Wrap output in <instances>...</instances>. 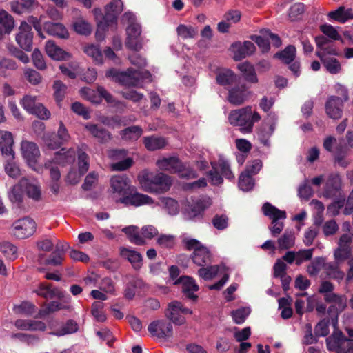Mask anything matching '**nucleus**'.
I'll use <instances>...</instances> for the list:
<instances>
[{"label": "nucleus", "instance_id": "nucleus-1", "mask_svg": "<svg viewBox=\"0 0 353 353\" xmlns=\"http://www.w3.org/2000/svg\"><path fill=\"white\" fill-rule=\"evenodd\" d=\"M110 192L117 203L125 205L138 207L152 203L149 196L137 191L125 174L114 175L110 179Z\"/></svg>", "mask_w": 353, "mask_h": 353}, {"label": "nucleus", "instance_id": "nucleus-2", "mask_svg": "<svg viewBox=\"0 0 353 353\" xmlns=\"http://www.w3.org/2000/svg\"><path fill=\"white\" fill-rule=\"evenodd\" d=\"M261 117L260 114L252 110L250 105L232 110L228 115L229 123L236 127L243 134L253 131L254 124L259 122Z\"/></svg>", "mask_w": 353, "mask_h": 353}, {"label": "nucleus", "instance_id": "nucleus-3", "mask_svg": "<svg viewBox=\"0 0 353 353\" xmlns=\"http://www.w3.org/2000/svg\"><path fill=\"white\" fill-rule=\"evenodd\" d=\"M121 22L127 25L125 46L136 52L139 51L142 48L141 28L134 14L130 12H125L122 16Z\"/></svg>", "mask_w": 353, "mask_h": 353}, {"label": "nucleus", "instance_id": "nucleus-4", "mask_svg": "<svg viewBox=\"0 0 353 353\" xmlns=\"http://www.w3.org/2000/svg\"><path fill=\"white\" fill-rule=\"evenodd\" d=\"M1 139L0 150L2 155L8 159V162L5 165V171L9 176L17 178L21 175V171L19 166L13 161L14 152L12 148L14 144L12 134L10 132L4 131L2 133Z\"/></svg>", "mask_w": 353, "mask_h": 353}, {"label": "nucleus", "instance_id": "nucleus-5", "mask_svg": "<svg viewBox=\"0 0 353 353\" xmlns=\"http://www.w3.org/2000/svg\"><path fill=\"white\" fill-rule=\"evenodd\" d=\"M122 232L128 237L130 241L137 245H143L145 240H150L159 234L158 230L152 225H146L139 230L136 225H129L123 228Z\"/></svg>", "mask_w": 353, "mask_h": 353}, {"label": "nucleus", "instance_id": "nucleus-6", "mask_svg": "<svg viewBox=\"0 0 353 353\" xmlns=\"http://www.w3.org/2000/svg\"><path fill=\"white\" fill-rule=\"evenodd\" d=\"M188 250H192L191 258L199 266H204L212 261V254L209 249L195 239L186 238L183 241Z\"/></svg>", "mask_w": 353, "mask_h": 353}, {"label": "nucleus", "instance_id": "nucleus-7", "mask_svg": "<svg viewBox=\"0 0 353 353\" xmlns=\"http://www.w3.org/2000/svg\"><path fill=\"white\" fill-rule=\"evenodd\" d=\"M262 210L265 216L272 219L269 230L272 236L276 237L284 228L283 222L279 221V220L286 219L285 212L276 208L268 202L263 204Z\"/></svg>", "mask_w": 353, "mask_h": 353}, {"label": "nucleus", "instance_id": "nucleus-8", "mask_svg": "<svg viewBox=\"0 0 353 353\" xmlns=\"http://www.w3.org/2000/svg\"><path fill=\"white\" fill-rule=\"evenodd\" d=\"M327 347L336 353H353V339L347 338L342 332L335 330L326 339Z\"/></svg>", "mask_w": 353, "mask_h": 353}, {"label": "nucleus", "instance_id": "nucleus-9", "mask_svg": "<svg viewBox=\"0 0 353 353\" xmlns=\"http://www.w3.org/2000/svg\"><path fill=\"white\" fill-rule=\"evenodd\" d=\"M212 204L211 199L208 196H202L188 201L184 208L183 214L188 220L201 219L204 211Z\"/></svg>", "mask_w": 353, "mask_h": 353}, {"label": "nucleus", "instance_id": "nucleus-10", "mask_svg": "<svg viewBox=\"0 0 353 353\" xmlns=\"http://www.w3.org/2000/svg\"><path fill=\"white\" fill-rule=\"evenodd\" d=\"M13 235L19 239L32 236L36 232L37 223L30 217L26 216L16 220L11 227Z\"/></svg>", "mask_w": 353, "mask_h": 353}, {"label": "nucleus", "instance_id": "nucleus-11", "mask_svg": "<svg viewBox=\"0 0 353 353\" xmlns=\"http://www.w3.org/2000/svg\"><path fill=\"white\" fill-rule=\"evenodd\" d=\"M21 151L28 165L32 170L39 172L41 168L39 165L40 150L37 144L26 140L22 141L21 143Z\"/></svg>", "mask_w": 353, "mask_h": 353}, {"label": "nucleus", "instance_id": "nucleus-12", "mask_svg": "<svg viewBox=\"0 0 353 353\" xmlns=\"http://www.w3.org/2000/svg\"><path fill=\"white\" fill-rule=\"evenodd\" d=\"M340 90L341 92L343 99L339 97L332 96L328 99L325 104L327 114L334 119H338L341 117L343 103L347 101L349 99L348 92L345 88L340 86Z\"/></svg>", "mask_w": 353, "mask_h": 353}, {"label": "nucleus", "instance_id": "nucleus-13", "mask_svg": "<svg viewBox=\"0 0 353 353\" xmlns=\"http://www.w3.org/2000/svg\"><path fill=\"white\" fill-rule=\"evenodd\" d=\"M21 104L27 112L40 119H48L50 117V111L37 101V97L26 95L21 99Z\"/></svg>", "mask_w": 353, "mask_h": 353}, {"label": "nucleus", "instance_id": "nucleus-14", "mask_svg": "<svg viewBox=\"0 0 353 353\" xmlns=\"http://www.w3.org/2000/svg\"><path fill=\"white\" fill-rule=\"evenodd\" d=\"M108 77H112L121 85L126 86H136L140 80V72L137 70L128 69L126 72H119L115 70L107 71Z\"/></svg>", "mask_w": 353, "mask_h": 353}, {"label": "nucleus", "instance_id": "nucleus-15", "mask_svg": "<svg viewBox=\"0 0 353 353\" xmlns=\"http://www.w3.org/2000/svg\"><path fill=\"white\" fill-rule=\"evenodd\" d=\"M192 310L184 307L181 303L174 301L168 305V307L165 311V316L176 325H183L185 322V319L181 315L191 314Z\"/></svg>", "mask_w": 353, "mask_h": 353}, {"label": "nucleus", "instance_id": "nucleus-16", "mask_svg": "<svg viewBox=\"0 0 353 353\" xmlns=\"http://www.w3.org/2000/svg\"><path fill=\"white\" fill-rule=\"evenodd\" d=\"M149 332L159 339H169L172 336L173 329L170 322L165 320L152 321L148 327Z\"/></svg>", "mask_w": 353, "mask_h": 353}, {"label": "nucleus", "instance_id": "nucleus-17", "mask_svg": "<svg viewBox=\"0 0 353 353\" xmlns=\"http://www.w3.org/2000/svg\"><path fill=\"white\" fill-rule=\"evenodd\" d=\"M229 50L235 61H240L251 55L255 50V46L250 41H236L230 46Z\"/></svg>", "mask_w": 353, "mask_h": 353}, {"label": "nucleus", "instance_id": "nucleus-18", "mask_svg": "<svg viewBox=\"0 0 353 353\" xmlns=\"http://www.w3.org/2000/svg\"><path fill=\"white\" fill-rule=\"evenodd\" d=\"M33 33L31 26L26 21H23L19 28V32L16 35V41L19 46L26 51H30L32 46Z\"/></svg>", "mask_w": 353, "mask_h": 353}, {"label": "nucleus", "instance_id": "nucleus-19", "mask_svg": "<svg viewBox=\"0 0 353 353\" xmlns=\"http://www.w3.org/2000/svg\"><path fill=\"white\" fill-rule=\"evenodd\" d=\"M123 8L121 0H112L105 7V12L103 19L108 26H112L115 30L117 26V16L121 12Z\"/></svg>", "mask_w": 353, "mask_h": 353}, {"label": "nucleus", "instance_id": "nucleus-20", "mask_svg": "<svg viewBox=\"0 0 353 353\" xmlns=\"http://www.w3.org/2000/svg\"><path fill=\"white\" fill-rule=\"evenodd\" d=\"M33 292L45 299H51L53 298L62 299L65 297V293L64 292L46 283H41L38 288Z\"/></svg>", "mask_w": 353, "mask_h": 353}, {"label": "nucleus", "instance_id": "nucleus-21", "mask_svg": "<svg viewBox=\"0 0 353 353\" xmlns=\"http://www.w3.org/2000/svg\"><path fill=\"white\" fill-rule=\"evenodd\" d=\"M70 135L68 132L66 128L61 121L59 128L57 131V139L55 137H52L50 135H47L44 138L45 144L51 149H56L60 147L64 143L68 141Z\"/></svg>", "mask_w": 353, "mask_h": 353}, {"label": "nucleus", "instance_id": "nucleus-22", "mask_svg": "<svg viewBox=\"0 0 353 353\" xmlns=\"http://www.w3.org/2000/svg\"><path fill=\"white\" fill-rule=\"evenodd\" d=\"M157 168L162 170L170 173H176L179 172L182 168V162L176 157H169L159 158L157 162Z\"/></svg>", "mask_w": 353, "mask_h": 353}, {"label": "nucleus", "instance_id": "nucleus-23", "mask_svg": "<svg viewBox=\"0 0 353 353\" xmlns=\"http://www.w3.org/2000/svg\"><path fill=\"white\" fill-rule=\"evenodd\" d=\"M251 92L245 86L235 87L229 90L228 100L234 105H240L248 99Z\"/></svg>", "mask_w": 353, "mask_h": 353}, {"label": "nucleus", "instance_id": "nucleus-24", "mask_svg": "<svg viewBox=\"0 0 353 353\" xmlns=\"http://www.w3.org/2000/svg\"><path fill=\"white\" fill-rule=\"evenodd\" d=\"M156 173L144 170L138 175V181L142 189L148 192L154 193L157 191L155 186Z\"/></svg>", "mask_w": 353, "mask_h": 353}, {"label": "nucleus", "instance_id": "nucleus-25", "mask_svg": "<svg viewBox=\"0 0 353 353\" xmlns=\"http://www.w3.org/2000/svg\"><path fill=\"white\" fill-rule=\"evenodd\" d=\"M120 256L126 260H128L135 270H139L141 268L142 263V255L137 251L125 247L119 248Z\"/></svg>", "mask_w": 353, "mask_h": 353}, {"label": "nucleus", "instance_id": "nucleus-26", "mask_svg": "<svg viewBox=\"0 0 353 353\" xmlns=\"http://www.w3.org/2000/svg\"><path fill=\"white\" fill-rule=\"evenodd\" d=\"M174 284H181L182 292L188 299L194 300L197 298L194 293L199 290V287L193 279L189 276H181L174 282Z\"/></svg>", "mask_w": 353, "mask_h": 353}, {"label": "nucleus", "instance_id": "nucleus-27", "mask_svg": "<svg viewBox=\"0 0 353 353\" xmlns=\"http://www.w3.org/2000/svg\"><path fill=\"white\" fill-rule=\"evenodd\" d=\"M45 48L46 54L52 59L63 61L68 60L70 58V54L56 45L53 41H48L46 43Z\"/></svg>", "mask_w": 353, "mask_h": 353}, {"label": "nucleus", "instance_id": "nucleus-28", "mask_svg": "<svg viewBox=\"0 0 353 353\" xmlns=\"http://www.w3.org/2000/svg\"><path fill=\"white\" fill-rule=\"evenodd\" d=\"M21 186L25 188L29 198L39 201L41 197V191L39 183L35 180L23 179L21 180Z\"/></svg>", "mask_w": 353, "mask_h": 353}, {"label": "nucleus", "instance_id": "nucleus-29", "mask_svg": "<svg viewBox=\"0 0 353 353\" xmlns=\"http://www.w3.org/2000/svg\"><path fill=\"white\" fill-rule=\"evenodd\" d=\"M75 157L76 153L73 149L65 150L63 148L61 150L55 153L52 161L55 165L65 166L74 163Z\"/></svg>", "mask_w": 353, "mask_h": 353}, {"label": "nucleus", "instance_id": "nucleus-30", "mask_svg": "<svg viewBox=\"0 0 353 353\" xmlns=\"http://www.w3.org/2000/svg\"><path fill=\"white\" fill-rule=\"evenodd\" d=\"M43 28L50 35L64 39L69 37L68 31L62 23L46 22Z\"/></svg>", "mask_w": 353, "mask_h": 353}, {"label": "nucleus", "instance_id": "nucleus-31", "mask_svg": "<svg viewBox=\"0 0 353 353\" xmlns=\"http://www.w3.org/2000/svg\"><path fill=\"white\" fill-rule=\"evenodd\" d=\"M14 325L20 330L28 331H44L46 325L41 321L18 319Z\"/></svg>", "mask_w": 353, "mask_h": 353}, {"label": "nucleus", "instance_id": "nucleus-32", "mask_svg": "<svg viewBox=\"0 0 353 353\" xmlns=\"http://www.w3.org/2000/svg\"><path fill=\"white\" fill-rule=\"evenodd\" d=\"M85 128L101 143H106L112 139L111 134L107 130L97 125L88 123L85 125Z\"/></svg>", "mask_w": 353, "mask_h": 353}, {"label": "nucleus", "instance_id": "nucleus-33", "mask_svg": "<svg viewBox=\"0 0 353 353\" xmlns=\"http://www.w3.org/2000/svg\"><path fill=\"white\" fill-rule=\"evenodd\" d=\"M316 54L328 72L336 74L341 72V63L336 58L327 57L321 53H316Z\"/></svg>", "mask_w": 353, "mask_h": 353}, {"label": "nucleus", "instance_id": "nucleus-34", "mask_svg": "<svg viewBox=\"0 0 353 353\" xmlns=\"http://www.w3.org/2000/svg\"><path fill=\"white\" fill-rule=\"evenodd\" d=\"M326 302L332 303L331 307L336 312H342L347 305V298L344 295H339L335 293H329L325 294Z\"/></svg>", "mask_w": 353, "mask_h": 353}, {"label": "nucleus", "instance_id": "nucleus-35", "mask_svg": "<svg viewBox=\"0 0 353 353\" xmlns=\"http://www.w3.org/2000/svg\"><path fill=\"white\" fill-rule=\"evenodd\" d=\"M328 17L343 23L350 19H353V9H346L344 6H340L336 10L329 12Z\"/></svg>", "mask_w": 353, "mask_h": 353}, {"label": "nucleus", "instance_id": "nucleus-36", "mask_svg": "<svg viewBox=\"0 0 353 353\" xmlns=\"http://www.w3.org/2000/svg\"><path fill=\"white\" fill-rule=\"evenodd\" d=\"M172 177L163 173H156L155 186L154 193H163L168 191L172 185Z\"/></svg>", "mask_w": 353, "mask_h": 353}, {"label": "nucleus", "instance_id": "nucleus-37", "mask_svg": "<svg viewBox=\"0 0 353 353\" xmlns=\"http://www.w3.org/2000/svg\"><path fill=\"white\" fill-rule=\"evenodd\" d=\"M143 144L147 150L154 151L164 148L168 141L162 137L150 136L143 138Z\"/></svg>", "mask_w": 353, "mask_h": 353}, {"label": "nucleus", "instance_id": "nucleus-38", "mask_svg": "<svg viewBox=\"0 0 353 353\" xmlns=\"http://www.w3.org/2000/svg\"><path fill=\"white\" fill-rule=\"evenodd\" d=\"M339 265L336 263L326 262L325 260L323 271L325 274L330 279H335L337 281H341L343 279L345 274L341 271Z\"/></svg>", "mask_w": 353, "mask_h": 353}, {"label": "nucleus", "instance_id": "nucleus-39", "mask_svg": "<svg viewBox=\"0 0 353 353\" xmlns=\"http://www.w3.org/2000/svg\"><path fill=\"white\" fill-rule=\"evenodd\" d=\"M280 250H288L292 248L295 243V235L292 231L285 230L277 240Z\"/></svg>", "mask_w": 353, "mask_h": 353}, {"label": "nucleus", "instance_id": "nucleus-40", "mask_svg": "<svg viewBox=\"0 0 353 353\" xmlns=\"http://www.w3.org/2000/svg\"><path fill=\"white\" fill-rule=\"evenodd\" d=\"M238 68L242 72L245 79L247 81L255 83L258 82V79L255 70L252 65L248 62H244L238 65Z\"/></svg>", "mask_w": 353, "mask_h": 353}, {"label": "nucleus", "instance_id": "nucleus-41", "mask_svg": "<svg viewBox=\"0 0 353 353\" xmlns=\"http://www.w3.org/2000/svg\"><path fill=\"white\" fill-rule=\"evenodd\" d=\"M212 165L213 170L219 171L226 179H234V174L230 170V164L225 159L221 157L217 163H212Z\"/></svg>", "mask_w": 353, "mask_h": 353}, {"label": "nucleus", "instance_id": "nucleus-42", "mask_svg": "<svg viewBox=\"0 0 353 353\" xmlns=\"http://www.w3.org/2000/svg\"><path fill=\"white\" fill-rule=\"evenodd\" d=\"M225 269L223 265H211L207 268H201L198 271L199 276L205 280H211L214 278L218 273Z\"/></svg>", "mask_w": 353, "mask_h": 353}, {"label": "nucleus", "instance_id": "nucleus-43", "mask_svg": "<svg viewBox=\"0 0 353 353\" xmlns=\"http://www.w3.org/2000/svg\"><path fill=\"white\" fill-rule=\"evenodd\" d=\"M36 310V306L29 301H23L19 305H14L13 311L17 314L32 315Z\"/></svg>", "mask_w": 353, "mask_h": 353}, {"label": "nucleus", "instance_id": "nucleus-44", "mask_svg": "<svg viewBox=\"0 0 353 353\" xmlns=\"http://www.w3.org/2000/svg\"><path fill=\"white\" fill-rule=\"evenodd\" d=\"M0 26L4 29V33H10L14 26V21L12 17L5 10L0 11Z\"/></svg>", "mask_w": 353, "mask_h": 353}, {"label": "nucleus", "instance_id": "nucleus-45", "mask_svg": "<svg viewBox=\"0 0 353 353\" xmlns=\"http://www.w3.org/2000/svg\"><path fill=\"white\" fill-rule=\"evenodd\" d=\"M236 80L234 73L230 70H223L216 76V81L221 85H227L233 83Z\"/></svg>", "mask_w": 353, "mask_h": 353}, {"label": "nucleus", "instance_id": "nucleus-46", "mask_svg": "<svg viewBox=\"0 0 353 353\" xmlns=\"http://www.w3.org/2000/svg\"><path fill=\"white\" fill-rule=\"evenodd\" d=\"M34 3V0H16L10 2L11 9L17 14H21L25 10L30 8Z\"/></svg>", "mask_w": 353, "mask_h": 353}, {"label": "nucleus", "instance_id": "nucleus-47", "mask_svg": "<svg viewBox=\"0 0 353 353\" xmlns=\"http://www.w3.org/2000/svg\"><path fill=\"white\" fill-rule=\"evenodd\" d=\"M0 250L9 260L13 261L17 258V248L10 242H3L0 245Z\"/></svg>", "mask_w": 353, "mask_h": 353}, {"label": "nucleus", "instance_id": "nucleus-48", "mask_svg": "<svg viewBox=\"0 0 353 353\" xmlns=\"http://www.w3.org/2000/svg\"><path fill=\"white\" fill-rule=\"evenodd\" d=\"M81 95L83 98L90 101L94 103H99L101 102V96L99 92V87L97 90H93L89 88H83L80 91Z\"/></svg>", "mask_w": 353, "mask_h": 353}, {"label": "nucleus", "instance_id": "nucleus-49", "mask_svg": "<svg viewBox=\"0 0 353 353\" xmlns=\"http://www.w3.org/2000/svg\"><path fill=\"white\" fill-rule=\"evenodd\" d=\"M70 308V306L62 305L57 301H52L46 305V307L43 310H40L39 312V315L40 316H43L49 314L50 313H52L61 310H68Z\"/></svg>", "mask_w": 353, "mask_h": 353}, {"label": "nucleus", "instance_id": "nucleus-50", "mask_svg": "<svg viewBox=\"0 0 353 353\" xmlns=\"http://www.w3.org/2000/svg\"><path fill=\"white\" fill-rule=\"evenodd\" d=\"M176 31L178 35L184 39L194 38L198 33V30L193 26L184 24L179 25Z\"/></svg>", "mask_w": 353, "mask_h": 353}, {"label": "nucleus", "instance_id": "nucleus-51", "mask_svg": "<svg viewBox=\"0 0 353 353\" xmlns=\"http://www.w3.org/2000/svg\"><path fill=\"white\" fill-rule=\"evenodd\" d=\"M78 330V323L75 321L70 319L67 321L61 329L60 330H57L54 334L59 336L65 334H70L77 332Z\"/></svg>", "mask_w": 353, "mask_h": 353}, {"label": "nucleus", "instance_id": "nucleus-52", "mask_svg": "<svg viewBox=\"0 0 353 353\" xmlns=\"http://www.w3.org/2000/svg\"><path fill=\"white\" fill-rule=\"evenodd\" d=\"M143 133L142 129L139 126H132L123 130L121 134L125 140H137Z\"/></svg>", "mask_w": 353, "mask_h": 353}, {"label": "nucleus", "instance_id": "nucleus-53", "mask_svg": "<svg viewBox=\"0 0 353 353\" xmlns=\"http://www.w3.org/2000/svg\"><path fill=\"white\" fill-rule=\"evenodd\" d=\"M43 255L40 254L39 256V261L41 263H44L45 265H52L54 266L59 265L62 263L63 260V255L60 254L56 251H54L49 257L43 261Z\"/></svg>", "mask_w": 353, "mask_h": 353}, {"label": "nucleus", "instance_id": "nucleus-54", "mask_svg": "<svg viewBox=\"0 0 353 353\" xmlns=\"http://www.w3.org/2000/svg\"><path fill=\"white\" fill-rule=\"evenodd\" d=\"M325 258L316 257L307 266V272L310 276H316L321 270H323Z\"/></svg>", "mask_w": 353, "mask_h": 353}, {"label": "nucleus", "instance_id": "nucleus-55", "mask_svg": "<svg viewBox=\"0 0 353 353\" xmlns=\"http://www.w3.org/2000/svg\"><path fill=\"white\" fill-rule=\"evenodd\" d=\"M296 54V48L293 46H288L280 53L276 54V57L279 58L285 63L292 62Z\"/></svg>", "mask_w": 353, "mask_h": 353}, {"label": "nucleus", "instance_id": "nucleus-56", "mask_svg": "<svg viewBox=\"0 0 353 353\" xmlns=\"http://www.w3.org/2000/svg\"><path fill=\"white\" fill-rule=\"evenodd\" d=\"M103 303L100 301H95L92 305L91 312L97 321L103 322L106 320L105 314L103 311Z\"/></svg>", "mask_w": 353, "mask_h": 353}, {"label": "nucleus", "instance_id": "nucleus-57", "mask_svg": "<svg viewBox=\"0 0 353 353\" xmlns=\"http://www.w3.org/2000/svg\"><path fill=\"white\" fill-rule=\"evenodd\" d=\"M254 181L252 176L247 172H242L239 179V186L243 191H249L254 186Z\"/></svg>", "mask_w": 353, "mask_h": 353}, {"label": "nucleus", "instance_id": "nucleus-58", "mask_svg": "<svg viewBox=\"0 0 353 353\" xmlns=\"http://www.w3.org/2000/svg\"><path fill=\"white\" fill-rule=\"evenodd\" d=\"M84 52L91 57L96 63L99 64L102 63L103 56L97 46L94 44L89 45L85 47Z\"/></svg>", "mask_w": 353, "mask_h": 353}, {"label": "nucleus", "instance_id": "nucleus-59", "mask_svg": "<svg viewBox=\"0 0 353 353\" xmlns=\"http://www.w3.org/2000/svg\"><path fill=\"white\" fill-rule=\"evenodd\" d=\"M250 314V309L249 307L239 308L231 313L233 321L236 324H242Z\"/></svg>", "mask_w": 353, "mask_h": 353}, {"label": "nucleus", "instance_id": "nucleus-60", "mask_svg": "<svg viewBox=\"0 0 353 353\" xmlns=\"http://www.w3.org/2000/svg\"><path fill=\"white\" fill-rule=\"evenodd\" d=\"M262 35H254L252 39L261 48L263 52H267L270 48L269 37L267 36L265 30L261 32Z\"/></svg>", "mask_w": 353, "mask_h": 353}, {"label": "nucleus", "instance_id": "nucleus-61", "mask_svg": "<svg viewBox=\"0 0 353 353\" xmlns=\"http://www.w3.org/2000/svg\"><path fill=\"white\" fill-rule=\"evenodd\" d=\"M21 183L13 186L8 192L9 200L13 203H19L22 201L23 194L21 192Z\"/></svg>", "mask_w": 353, "mask_h": 353}, {"label": "nucleus", "instance_id": "nucleus-62", "mask_svg": "<svg viewBox=\"0 0 353 353\" xmlns=\"http://www.w3.org/2000/svg\"><path fill=\"white\" fill-rule=\"evenodd\" d=\"M305 10L304 5L301 3H296L292 5L289 9L288 16L291 21L298 20L301 18Z\"/></svg>", "mask_w": 353, "mask_h": 353}, {"label": "nucleus", "instance_id": "nucleus-63", "mask_svg": "<svg viewBox=\"0 0 353 353\" xmlns=\"http://www.w3.org/2000/svg\"><path fill=\"white\" fill-rule=\"evenodd\" d=\"M74 30L80 34L88 35L91 33L92 28L90 23L83 19H79L73 25Z\"/></svg>", "mask_w": 353, "mask_h": 353}, {"label": "nucleus", "instance_id": "nucleus-64", "mask_svg": "<svg viewBox=\"0 0 353 353\" xmlns=\"http://www.w3.org/2000/svg\"><path fill=\"white\" fill-rule=\"evenodd\" d=\"M161 202L170 214L174 215L179 212V207L176 200L172 198H163Z\"/></svg>", "mask_w": 353, "mask_h": 353}]
</instances>
